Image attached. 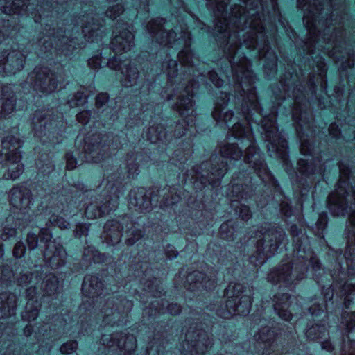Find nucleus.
I'll list each match as a JSON object with an SVG mask.
<instances>
[{
    "instance_id": "2f4dec72",
    "label": "nucleus",
    "mask_w": 355,
    "mask_h": 355,
    "mask_svg": "<svg viewBox=\"0 0 355 355\" xmlns=\"http://www.w3.org/2000/svg\"><path fill=\"white\" fill-rule=\"evenodd\" d=\"M121 225L115 220H108L104 225V232L102 237L104 241L110 245L114 246L118 244L122 237Z\"/></svg>"
},
{
    "instance_id": "a878e982",
    "label": "nucleus",
    "mask_w": 355,
    "mask_h": 355,
    "mask_svg": "<svg viewBox=\"0 0 355 355\" xmlns=\"http://www.w3.org/2000/svg\"><path fill=\"white\" fill-rule=\"evenodd\" d=\"M254 338L263 349L261 355H279V345L275 339L273 331L267 327H263L254 335Z\"/></svg>"
},
{
    "instance_id": "a18cd8bd",
    "label": "nucleus",
    "mask_w": 355,
    "mask_h": 355,
    "mask_svg": "<svg viewBox=\"0 0 355 355\" xmlns=\"http://www.w3.org/2000/svg\"><path fill=\"white\" fill-rule=\"evenodd\" d=\"M123 12V8L121 5L116 4L110 7L105 12V16L111 19H115Z\"/></svg>"
},
{
    "instance_id": "c03bdc74",
    "label": "nucleus",
    "mask_w": 355,
    "mask_h": 355,
    "mask_svg": "<svg viewBox=\"0 0 355 355\" xmlns=\"http://www.w3.org/2000/svg\"><path fill=\"white\" fill-rule=\"evenodd\" d=\"M316 67L318 75L322 81V87L325 88L326 82L323 83V78L325 76L327 69L324 58L322 57L319 58L318 60L317 61Z\"/></svg>"
},
{
    "instance_id": "f704fd0d",
    "label": "nucleus",
    "mask_w": 355,
    "mask_h": 355,
    "mask_svg": "<svg viewBox=\"0 0 355 355\" xmlns=\"http://www.w3.org/2000/svg\"><path fill=\"white\" fill-rule=\"evenodd\" d=\"M135 201V207H137L141 212L149 211L150 210L152 202L145 188L139 187L137 189Z\"/></svg>"
},
{
    "instance_id": "3c124183",
    "label": "nucleus",
    "mask_w": 355,
    "mask_h": 355,
    "mask_svg": "<svg viewBox=\"0 0 355 355\" xmlns=\"http://www.w3.org/2000/svg\"><path fill=\"white\" fill-rule=\"evenodd\" d=\"M26 252V247L22 241L17 242L12 251V254L16 259L21 258Z\"/></svg>"
},
{
    "instance_id": "6ab92c4d",
    "label": "nucleus",
    "mask_w": 355,
    "mask_h": 355,
    "mask_svg": "<svg viewBox=\"0 0 355 355\" xmlns=\"http://www.w3.org/2000/svg\"><path fill=\"white\" fill-rule=\"evenodd\" d=\"M27 82L32 85L39 98L46 97L58 86L55 74L47 67H36L28 75Z\"/></svg>"
},
{
    "instance_id": "9b49d317",
    "label": "nucleus",
    "mask_w": 355,
    "mask_h": 355,
    "mask_svg": "<svg viewBox=\"0 0 355 355\" xmlns=\"http://www.w3.org/2000/svg\"><path fill=\"white\" fill-rule=\"evenodd\" d=\"M252 290L242 284L230 283L225 289L227 300L224 306L214 309L216 315L229 319L234 315H246L250 313Z\"/></svg>"
},
{
    "instance_id": "f3484780",
    "label": "nucleus",
    "mask_w": 355,
    "mask_h": 355,
    "mask_svg": "<svg viewBox=\"0 0 355 355\" xmlns=\"http://www.w3.org/2000/svg\"><path fill=\"white\" fill-rule=\"evenodd\" d=\"M107 188L99 196L95 202L87 205L85 215L88 219H94L110 214L118 206L117 188L113 184H107Z\"/></svg>"
},
{
    "instance_id": "20e7f679",
    "label": "nucleus",
    "mask_w": 355,
    "mask_h": 355,
    "mask_svg": "<svg viewBox=\"0 0 355 355\" xmlns=\"http://www.w3.org/2000/svg\"><path fill=\"white\" fill-rule=\"evenodd\" d=\"M340 178L337 184L336 191L331 193L327 198V206L329 211L334 216H345L349 214V223L347 225V242L346 251V260L347 277L346 274L340 272L341 276L338 279L336 274L331 275L334 285L331 286L340 288V293L344 297L345 308H349L352 300L350 297L355 295V284L351 281L355 277V268L352 266V261L347 256L351 254L352 248L355 245V189L349 186V175L350 170L348 166L341 162L339 166Z\"/></svg>"
},
{
    "instance_id": "412c9836",
    "label": "nucleus",
    "mask_w": 355,
    "mask_h": 355,
    "mask_svg": "<svg viewBox=\"0 0 355 355\" xmlns=\"http://www.w3.org/2000/svg\"><path fill=\"white\" fill-rule=\"evenodd\" d=\"M17 49H12L8 52L7 50L0 51V76H6L15 74L24 68L26 52L19 51Z\"/></svg>"
},
{
    "instance_id": "0e129e2a",
    "label": "nucleus",
    "mask_w": 355,
    "mask_h": 355,
    "mask_svg": "<svg viewBox=\"0 0 355 355\" xmlns=\"http://www.w3.org/2000/svg\"><path fill=\"white\" fill-rule=\"evenodd\" d=\"M329 134L335 138H337L340 135V130L336 123H331L329 128Z\"/></svg>"
},
{
    "instance_id": "4be33fe9",
    "label": "nucleus",
    "mask_w": 355,
    "mask_h": 355,
    "mask_svg": "<svg viewBox=\"0 0 355 355\" xmlns=\"http://www.w3.org/2000/svg\"><path fill=\"white\" fill-rule=\"evenodd\" d=\"M102 345L108 350L119 355H130L133 351L132 344L129 336L122 332L103 334L101 338Z\"/></svg>"
},
{
    "instance_id": "ddd939ff",
    "label": "nucleus",
    "mask_w": 355,
    "mask_h": 355,
    "mask_svg": "<svg viewBox=\"0 0 355 355\" xmlns=\"http://www.w3.org/2000/svg\"><path fill=\"white\" fill-rule=\"evenodd\" d=\"M10 202L12 206L20 211L21 216L17 218L14 227H9L8 225L4 227L1 234V239L6 241L15 237L17 234V227H25V225L21 221H31L32 214H29L31 207L33 205L31 191L24 185L17 184L10 191Z\"/></svg>"
},
{
    "instance_id": "c9c22d12",
    "label": "nucleus",
    "mask_w": 355,
    "mask_h": 355,
    "mask_svg": "<svg viewBox=\"0 0 355 355\" xmlns=\"http://www.w3.org/2000/svg\"><path fill=\"white\" fill-rule=\"evenodd\" d=\"M54 211L49 218V223L51 225L55 227H58L61 230L67 229L69 227V223L63 217H61L56 214L58 212H60V214H63V215L67 216L65 211L67 210L64 209V207L62 205V207L58 205L56 207H54Z\"/></svg>"
},
{
    "instance_id": "7ed1b4c3",
    "label": "nucleus",
    "mask_w": 355,
    "mask_h": 355,
    "mask_svg": "<svg viewBox=\"0 0 355 355\" xmlns=\"http://www.w3.org/2000/svg\"><path fill=\"white\" fill-rule=\"evenodd\" d=\"M297 8L304 12L303 22L309 37L305 44V51L310 55L315 53L316 50L323 52L334 58L337 62H341L343 67H351L354 63L350 60L351 55L347 53V60L344 56L338 55L343 39V31L334 28V33L329 35L334 15V0H297Z\"/></svg>"
},
{
    "instance_id": "603ef678",
    "label": "nucleus",
    "mask_w": 355,
    "mask_h": 355,
    "mask_svg": "<svg viewBox=\"0 0 355 355\" xmlns=\"http://www.w3.org/2000/svg\"><path fill=\"white\" fill-rule=\"evenodd\" d=\"M89 224L78 223L74 230V234L76 237L80 238L83 236H87L89 232Z\"/></svg>"
},
{
    "instance_id": "338daca9",
    "label": "nucleus",
    "mask_w": 355,
    "mask_h": 355,
    "mask_svg": "<svg viewBox=\"0 0 355 355\" xmlns=\"http://www.w3.org/2000/svg\"><path fill=\"white\" fill-rule=\"evenodd\" d=\"M33 277V275L32 273L23 275L19 279V284L25 285L30 284L32 282Z\"/></svg>"
},
{
    "instance_id": "4468645a",
    "label": "nucleus",
    "mask_w": 355,
    "mask_h": 355,
    "mask_svg": "<svg viewBox=\"0 0 355 355\" xmlns=\"http://www.w3.org/2000/svg\"><path fill=\"white\" fill-rule=\"evenodd\" d=\"M257 241L256 254L250 257V261L254 266H261L267 259L273 256L279 247L286 239V234L279 227H262L261 230L255 233Z\"/></svg>"
},
{
    "instance_id": "f03ea898",
    "label": "nucleus",
    "mask_w": 355,
    "mask_h": 355,
    "mask_svg": "<svg viewBox=\"0 0 355 355\" xmlns=\"http://www.w3.org/2000/svg\"><path fill=\"white\" fill-rule=\"evenodd\" d=\"M165 19L157 18L151 20L148 24V30L155 35L156 40L160 44L176 50L182 49L178 54V58L182 65L188 70H184L182 74H178L175 60L169 59L162 64L166 67L168 76V87L164 90L162 96L167 101L178 96L177 102L173 108L182 118V122L175 124L173 134L169 131L165 132V128L160 124L153 125L147 132V138L153 144L159 141L166 144L172 141L173 137L179 138L186 132L193 128L195 123L196 110L195 103L193 101V90L198 87V84L194 79H188L191 75L193 77H202L203 80L205 72H199L193 66L194 55L190 50L191 37L187 27H175L174 31L166 32L163 28Z\"/></svg>"
},
{
    "instance_id": "58836bf2",
    "label": "nucleus",
    "mask_w": 355,
    "mask_h": 355,
    "mask_svg": "<svg viewBox=\"0 0 355 355\" xmlns=\"http://www.w3.org/2000/svg\"><path fill=\"white\" fill-rule=\"evenodd\" d=\"M15 31L16 28L14 26L11 27L9 19L0 20V44L9 40L10 35Z\"/></svg>"
},
{
    "instance_id": "13d9d810",
    "label": "nucleus",
    "mask_w": 355,
    "mask_h": 355,
    "mask_svg": "<svg viewBox=\"0 0 355 355\" xmlns=\"http://www.w3.org/2000/svg\"><path fill=\"white\" fill-rule=\"evenodd\" d=\"M0 273L2 274V277H0V281L2 284L7 285L8 282L10 281L12 276V272L8 268H0Z\"/></svg>"
},
{
    "instance_id": "6e6552de",
    "label": "nucleus",
    "mask_w": 355,
    "mask_h": 355,
    "mask_svg": "<svg viewBox=\"0 0 355 355\" xmlns=\"http://www.w3.org/2000/svg\"><path fill=\"white\" fill-rule=\"evenodd\" d=\"M53 24H46L44 28L45 33H42V36H40L36 44H33V49L35 53L39 57L49 58V53L51 55L55 54L56 56L61 57L62 55L70 56L73 53V51L78 47H80V44L76 42L77 37H72L73 29H76V33H78L79 28L78 24H74L71 30V33L69 31H64V34L62 35V30H57L55 31L54 27H51Z\"/></svg>"
},
{
    "instance_id": "37998d69",
    "label": "nucleus",
    "mask_w": 355,
    "mask_h": 355,
    "mask_svg": "<svg viewBox=\"0 0 355 355\" xmlns=\"http://www.w3.org/2000/svg\"><path fill=\"white\" fill-rule=\"evenodd\" d=\"M42 162L43 161L40 159L36 163L40 173L44 175H47L54 170V166L52 164L51 161L49 159L48 155H45L43 164L42 163Z\"/></svg>"
},
{
    "instance_id": "79ce46f5",
    "label": "nucleus",
    "mask_w": 355,
    "mask_h": 355,
    "mask_svg": "<svg viewBox=\"0 0 355 355\" xmlns=\"http://www.w3.org/2000/svg\"><path fill=\"white\" fill-rule=\"evenodd\" d=\"M342 323L346 327L348 333H355V313H343Z\"/></svg>"
},
{
    "instance_id": "39448f33",
    "label": "nucleus",
    "mask_w": 355,
    "mask_h": 355,
    "mask_svg": "<svg viewBox=\"0 0 355 355\" xmlns=\"http://www.w3.org/2000/svg\"><path fill=\"white\" fill-rule=\"evenodd\" d=\"M283 92L288 97L291 98L294 103L292 108V117L295 124V129L297 136L300 141V151L304 155L305 158H301L297 162V168L299 172L305 176H309L315 173L322 174V166L321 157L315 155L312 143L308 139V135H305L306 129L310 128L307 123L302 120L304 112L302 107L306 103L304 89L293 87L291 92V88L284 80L280 81Z\"/></svg>"
},
{
    "instance_id": "680f3d73",
    "label": "nucleus",
    "mask_w": 355,
    "mask_h": 355,
    "mask_svg": "<svg viewBox=\"0 0 355 355\" xmlns=\"http://www.w3.org/2000/svg\"><path fill=\"white\" fill-rule=\"evenodd\" d=\"M166 311L171 315H177L180 311V306L177 304H170L166 306Z\"/></svg>"
},
{
    "instance_id": "9d476101",
    "label": "nucleus",
    "mask_w": 355,
    "mask_h": 355,
    "mask_svg": "<svg viewBox=\"0 0 355 355\" xmlns=\"http://www.w3.org/2000/svg\"><path fill=\"white\" fill-rule=\"evenodd\" d=\"M308 265H311L315 272L321 269L318 259L310 254L304 258L297 251V258L291 263H281L274 268L268 274V282L273 284H283L286 287H291L303 279L306 275Z\"/></svg>"
},
{
    "instance_id": "6e6d98bb",
    "label": "nucleus",
    "mask_w": 355,
    "mask_h": 355,
    "mask_svg": "<svg viewBox=\"0 0 355 355\" xmlns=\"http://www.w3.org/2000/svg\"><path fill=\"white\" fill-rule=\"evenodd\" d=\"M209 78L212 83L217 87H220L223 84V80L219 76L218 73L214 71H209Z\"/></svg>"
},
{
    "instance_id": "5701e85b",
    "label": "nucleus",
    "mask_w": 355,
    "mask_h": 355,
    "mask_svg": "<svg viewBox=\"0 0 355 355\" xmlns=\"http://www.w3.org/2000/svg\"><path fill=\"white\" fill-rule=\"evenodd\" d=\"M101 141L100 135H93L85 138L83 147L85 162L100 163L110 157L107 146L102 144Z\"/></svg>"
},
{
    "instance_id": "0eeeda50",
    "label": "nucleus",
    "mask_w": 355,
    "mask_h": 355,
    "mask_svg": "<svg viewBox=\"0 0 355 355\" xmlns=\"http://www.w3.org/2000/svg\"><path fill=\"white\" fill-rule=\"evenodd\" d=\"M227 139V142L220 148L221 157L213 155L209 162L202 163L199 167L200 171L198 167L193 168L194 174L192 175V179H194L196 182L199 180L203 185L208 183L213 187H218L220 184V180L227 171V163L221 159L239 160L243 156V152L241 148L239 147V144L243 147V144L245 142L248 146H249L246 139H243V142L241 143V140L234 139L232 135V137L228 136Z\"/></svg>"
},
{
    "instance_id": "a19ab883",
    "label": "nucleus",
    "mask_w": 355,
    "mask_h": 355,
    "mask_svg": "<svg viewBox=\"0 0 355 355\" xmlns=\"http://www.w3.org/2000/svg\"><path fill=\"white\" fill-rule=\"evenodd\" d=\"M248 185L239 184L238 183H232V196L239 199H245L250 196L248 195Z\"/></svg>"
},
{
    "instance_id": "bf43d9fd",
    "label": "nucleus",
    "mask_w": 355,
    "mask_h": 355,
    "mask_svg": "<svg viewBox=\"0 0 355 355\" xmlns=\"http://www.w3.org/2000/svg\"><path fill=\"white\" fill-rule=\"evenodd\" d=\"M66 159V168L68 170H73L76 166V159L74 158L73 155L71 153H67L65 155Z\"/></svg>"
},
{
    "instance_id": "423d86ee",
    "label": "nucleus",
    "mask_w": 355,
    "mask_h": 355,
    "mask_svg": "<svg viewBox=\"0 0 355 355\" xmlns=\"http://www.w3.org/2000/svg\"><path fill=\"white\" fill-rule=\"evenodd\" d=\"M133 35L127 28H123L119 35H116L110 43V50L114 53L107 62L103 61L102 55H94L87 61L88 66L94 69L107 64L111 69L120 72V81L125 87H130L132 83V60L128 55L130 50Z\"/></svg>"
},
{
    "instance_id": "4d7b16f0",
    "label": "nucleus",
    "mask_w": 355,
    "mask_h": 355,
    "mask_svg": "<svg viewBox=\"0 0 355 355\" xmlns=\"http://www.w3.org/2000/svg\"><path fill=\"white\" fill-rule=\"evenodd\" d=\"M91 112L88 110L82 111L76 115L77 121L83 125L87 124L89 122Z\"/></svg>"
},
{
    "instance_id": "774afa93",
    "label": "nucleus",
    "mask_w": 355,
    "mask_h": 355,
    "mask_svg": "<svg viewBox=\"0 0 355 355\" xmlns=\"http://www.w3.org/2000/svg\"><path fill=\"white\" fill-rule=\"evenodd\" d=\"M334 289L328 288L324 294V299L327 302L328 300H331L333 297Z\"/></svg>"
},
{
    "instance_id": "2eb2a0df",
    "label": "nucleus",
    "mask_w": 355,
    "mask_h": 355,
    "mask_svg": "<svg viewBox=\"0 0 355 355\" xmlns=\"http://www.w3.org/2000/svg\"><path fill=\"white\" fill-rule=\"evenodd\" d=\"M65 123L62 113L54 115V112L49 109L37 110L31 122L35 136L39 138L43 144L48 142L59 143L58 139L55 141L51 136L61 132V128L64 127Z\"/></svg>"
},
{
    "instance_id": "aec40b11",
    "label": "nucleus",
    "mask_w": 355,
    "mask_h": 355,
    "mask_svg": "<svg viewBox=\"0 0 355 355\" xmlns=\"http://www.w3.org/2000/svg\"><path fill=\"white\" fill-rule=\"evenodd\" d=\"M103 284L96 275H87L82 284L83 300L80 310H93L96 303L102 297Z\"/></svg>"
},
{
    "instance_id": "69168bd1",
    "label": "nucleus",
    "mask_w": 355,
    "mask_h": 355,
    "mask_svg": "<svg viewBox=\"0 0 355 355\" xmlns=\"http://www.w3.org/2000/svg\"><path fill=\"white\" fill-rule=\"evenodd\" d=\"M327 216L326 214L320 215V217L317 221V226L318 227V228L323 229L326 227V225L327 223Z\"/></svg>"
},
{
    "instance_id": "e2e57ef3",
    "label": "nucleus",
    "mask_w": 355,
    "mask_h": 355,
    "mask_svg": "<svg viewBox=\"0 0 355 355\" xmlns=\"http://www.w3.org/2000/svg\"><path fill=\"white\" fill-rule=\"evenodd\" d=\"M281 211L286 216L292 215V209L287 202H282L281 204Z\"/></svg>"
},
{
    "instance_id": "1a4fd4ad",
    "label": "nucleus",
    "mask_w": 355,
    "mask_h": 355,
    "mask_svg": "<svg viewBox=\"0 0 355 355\" xmlns=\"http://www.w3.org/2000/svg\"><path fill=\"white\" fill-rule=\"evenodd\" d=\"M2 12L8 15H31L35 23H42L46 17H53V13L59 14L66 11V6L58 1L44 3L42 0H0Z\"/></svg>"
},
{
    "instance_id": "393cba45",
    "label": "nucleus",
    "mask_w": 355,
    "mask_h": 355,
    "mask_svg": "<svg viewBox=\"0 0 355 355\" xmlns=\"http://www.w3.org/2000/svg\"><path fill=\"white\" fill-rule=\"evenodd\" d=\"M78 19L82 23L81 34L83 35L86 42H98V41H101L104 34V30H101V28H103L102 24L99 22H95L96 19L93 17H90L89 15L83 16L82 18H79Z\"/></svg>"
},
{
    "instance_id": "c756f323",
    "label": "nucleus",
    "mask_w": 355,
    "mask_h": 355,
    "mask_svg": "<svg viewBox=\"0 0 355 355\" xmlns=\"http://www.w3.org/2000/svg\"><path fill=\"white\" fill-rule=\"evenodd\" d=\"M0 118L6 117L15 109V94L10 85H0Z\"/></svg>"
},
{
    "instance_id": "b1692460",
    "label": "nucleus",
    "mask_w": 355,
    "mask_h": 355,
    "mask_svg": "<svg viewBox=\"0 0 355 355\" xmlns=\"http://www.w3.org/2000/svg\"><path fill=\"white\" fill-rule=\"evenodd\" d=\"M185 341L187 343L183 345V348L193 354H204L208 350L211 345V340L208 337L207 332L205 331H188L185 334Z\"/></svg>"
},
{
    "instance_id": "7c9ffc66",
    "label": "nucleus",
    "mask_w": 355,
    "mask_h": 355,
    "mask_svg": "<svg viewBox=\"0 0 355 355\" xmlns=\"http://www.w3.org/2000/svg\"><path fill=\"white\" fill-rule=\"evenodd\" d=\"M328 335L327 329L324 324L312 325L306 331V336L309 340H320L322 348L330 352L333 349V347L329 340H325L327 338Z\"/></svg>"
},
{
    "instance_id": "c85d7f7f",
    "label": "nucleus",
    "mask_w": 355,
    "mask_h": 355,
    "mask_svg": "<svg viewBox=\"0 0 355 355\" xmlns=\"http://www.w3.org/2000/svg\"><path fill=\"white\" fill-rule=\"evenodd\" d=\"M37 292L35 286H30L26 289L27 304L26 311L22 314L24 320H35L39 314Z\"/></svg>"
},
{
    "instance_id": "49530a36",
    "label": "nucleus",
    "mask_w": 355,
    "mask_h": 355,
    "mask_svg": "<svg viewBox=\"0 0 355 355\" xmlns=\"http://www.w3.org/2000/svg\"><path fill=\"white\" fill-rule=\"evenodd\" d=\"M232 225L231 221H228L227 223H223L220 227V232L221 234V236L223 239H225L227 240H230L233 239V229L231 228L229 229L230 226Z\"/></svg>"
},
{
    "instance_id": "bb28decb",
    "label": "nucleus",
    "mask_w": 355,
    "mask_h": 355,
    "mask_svg": "<svg viewBox=\"0 0 355 355\" xmlns=\"http://www.w3.org/2000/svg\"><path fill=\"white\" fill-rule=\"evenodd\" d=\"M205 275L200 271H193L188 275L186 282L189 284L187 288L191 291L205 288L211 290L215 285L214 275Z\"/></svg>"
},
{
    "instance_id": "72a5a7b5",
    "label": "nucleus",
    "mask_w": 355,
    "mask_h": 355,
    "mask_svg": "<svg viewBox=\"0 0 355 355\" xmlns=\"http://www.w3.org/2000/svg\"><path fill=\"white\" fill-rule=\"evenodd\" d=\"M16 306L17 297L15 295L6 293L0 294V319L13 314Z\"/></svg>"
},
{
    "instance_id": "a211bd4d",
    "label": "nucleus",
    "mask_w": 355,
    "mask_h": 355,
    "mask_svg": "<svg viewBox=\"0 0 355 355\" xmlns=\"http://www.w3.org/2000/svg\"><path fill=\"white\" fill-rule=\"evenodd\" d=\"M51 238L52 234L49 229L40 230V239L44 243L43 255L46 264L52 269H58L65 264L67 252L60 243Z\"/></svg>"
},
{
    "instance_id": "8fccbe9b",
    "label": "nucleus",
    "mask_w": 355,
    "mask_h": 355,
    "mask_svg": "<svg viewBox=\"0 0 355 355\" xmlns=\"http://www.w3.org/2000/svg\"><path fill=\"white\" fill-rule=\"evenodd\" d=\"M78 347V343L76 340L69 341L64 343L60 347V352L62 354H69L75 352Z\"/></svg>"
},
{
    "instance_id": "864d4df0",
    "label": "nucleus",
    "mask_w": 355,
    "mask_h": 355,
    "mask_svg": "<svg viewBox=\"0 0 355 355\" xmlns=\"http://www.w3.org/2000/svg\"><path fill=\"white\" fill-rule=\"evenodd\" d=\"M236 212L239 214V216L243 220L249 219L251 216L250 209L246 205H241L239 207L237 206Z\"/></svg>"
},
{
    "instance_id": "5fc2aeb1",
    "label": "nucleus",
    "mask_w": 355,
    "mask_h": 355,
    "mask_svg": "<svg viewBox=\"0 0 355 355\" xmlns=\"http://www.w3.org/2000/svg\"><path fill=\"white\" fill-rule=\"evenodd\" d=\"M26 243L29 250H33L37 248L38 244V236L37 234L29 232L26 237Z\"/></svg>"
},
{
    "instance_id": "f257e3e1",
    "label": "nucleus",
    "mask_w": 355,
    "mask_h": 355,
    "mask_svg": "<svg viewBox=\"0 0 355 355\" xmlns=\"http://www.w3.org/2000/svg\"><path fill=\"white\" fill-rule=\"evenodd\" d=\"M274 10L273 0H270ZM209 8L213 10L216 17L215 30L227 40L225 48L226 59L230 65L232 81L235 84L237 98L236 109L244 120L241 123L233 117V112L225 107L230 100L227 93L221 92L218 97L212 116L216 124L230 128L234 139H243L249 143L245 150L244 161L248 164L258 176L264 182H270L273 177L268 171L263 158L257 148L254 137L250 129V123L254 120L252 112L262 115L254 84L255 76L250 69V62L240 49L243 46L253 50L259 46L258 53L260 59H264L263 68L266 74L269 76L277 71V57L268 46V38L270 37L275 28L272 26L271 33L266 31L263 0H215Z\"/></svg>"
},
{
    "instance_id": "052dcab7",
    "label": "nucleus",
    "mask_w": 355,
    "mask_h": 355,
    "mask_svg": "<svg viewBox=\"0 0 355 355\" xmlns=\"http://www.w3.org/2000/svg\"><path fill=\"white\" fill-rule=\"evenodd\" d=\"M180 152L176 150L174 153V156L172 158V160H173V162L177 165L178 164L175 162L176 161L177 162H180V164H184L185 163V162L187 160V158H188V155H189V152L187 153H184V156L181 157L180 158H178L179 157V155H180Z\"/></svg>"
},
{
    "instance_id": "4c0bfd02",
    "label": "nucleus",
    "mask_w": 355,
    "mask_h": 355,
    "mask_svg": "<svg viewBox=\"0 0 355 355\" xmlns=\"http://www.w3.org/2000/svg\"><path fill=\"white\" fill-rule=\"evenodd\" d=\"M84 259L86 261L95 263H100L105 261L106 257L104 254L100 253L94 248L89 247L85 249L83 253Z\"/></svg>"
},
{
    "instance_id": "f8f14e48",
    "label": "nucleus",
    "mask_w": 355,
    "mask_h": 355,
    "mask_svg": "<svg viewBox=\"0 0 355 355\" xmlns=\"http://www.w3.org/2000/svg\"><path fill=\"white\" fill-rule=\"evenodd\" d=\"M261 123L263 134L268 142L267 148L270 155L280 159L288 175L292 176L293 168L289 164L287 141L276 126V110L263 116Z\"/></svg>"
},
{
    "instance_id": "de8ad7c7",
    "label": "nucleus",
    "mask_w": 355,
    "mask_h": 355,
    "mask_svg": "<svg viewBox=\"0 0 355 355\" xmlns=\"http://www.w3.org/2000/svg\"><path fill=\"white\" fill-rule=\"evenodd\" d=\"M109 100V96L107 93H100L96 97V107L98 110L102 109V112H103L105 109L107 103Z\"/></svg>"
},
{
    "instance_id": "cd10ccee",
    "label": "nucleus",
    "mask_w": 355,
    "mask_h": 355,
    "mask_svg": "<svg viewBox=\"0 0 355 355\" xmlns=\"http://www.w3.org/2000/svg\"><path fill=\"white\" fill-rule=\"evenodd\" d=\"M291 296L286 293L277 294L273 297L274 309L277 315L283 320L288 321L292 318V313L295 310L294 305L289 301Z\"/></svg>"
},
{
    "instance_id": "ea45409f",
    "label": "nucleus",
    "mask_w": 355,
    "mask_h": 355,
    "mask_svg": "<svg viewBox=\"0 0 355 355\" xmlns=\"http://www.w3.org/2000/svg\"><path fill=\"white\" fill-rule=\"evenodd\" d=\"M88 95L83 92H78L75 94L69 97L67 105L69 108L83 105L87 102Z\"/></svg>"
},
{
    "instance_id": "473e14b6",
    "label": "nucleus",
    "mask_w": 355,
    "mask_h": 355,
    "mask_svg": "<svg viewBox=\"0 0 355 355\" xmlns=\"http://www.w3.org/2000/svg\"><path fill=\"white\" fill-rule=\"evenodd\" d=\"M100 311L105 326H119L120 324L123 322V320H121V315H119L117 310L114 308L112 300H108L105 302V304L101 309Z\"/></svg>"
},
{
    "instance_id": "dca6fc26",
    "label": "nucleus",
    "mask_w": 355,
    "mask_h": 355,
    "mask_svg": "<svg viewBox=\"0 0 355 355\" xmlns=\"http://www.w3.org/2000/svg\"><path fill=\"white\" fill-rule=\"evenodd\" d=\"M2 151L0 154V168L8 166V169L3 174L6 180H17L24 172V165L21 163L22 158L19 148L21 143L19 138L13 135L5 137L1 142Z\"/></svg>"
},
{
    "instance_id": "09e8293b",
    "label": "nucleus",
    "mask_w": 355,
    "mask_h": 355,
    "mask_svg": "<svg viewBox=\"0 0 355 355\" xmlns=\"http://www.w3.org/2000/svg\"><path fill=\"white\" fill-rule=\"evenodd\" d=\"M326 308V304L323 302L318 303L316 301L313 303V304L309 308V311L311 316H318L321 313H324V309Z\"/></svg>"
},
{
    "instance_id": "e433bc0d",
    "label": "nucleus",
    "mask_w": 355,
    "mask_h": 355,
    "mask_svg": "<svg viewBox=\"0 0 355 355\" xmlns=\"http://www.w3.org/2000/svg\"><path fill=\"white\" fill-rule=\"evenodd\" d=\"M43 287L44 294L43 296H51L57 293L58 289L59 281L56 275L54 274H49L46 276V279Z\"/></svg>"
}]
</instances>
